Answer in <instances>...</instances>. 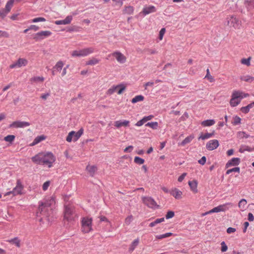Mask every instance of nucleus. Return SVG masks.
Segmentation results:
<instances>
[{
  "label": "nucleus",
  "mask_w": 254,
  "mask_h": 254,
  "mask_svg": "<svg viewBox=\"0 0 254 254\" xmlns=\"http://www.w3.org/2000/svg\"><path fill=\"white\" fill-rule=\"evenodd\" d=\"M52 35L50 31H42L37 32L33 35V38L36 41H40L45 38L48 37Z\"/></svg>",
  "instance_id": "f8f14e48"
},
{
  "label": "nucleus",
  "mask_w": 254,
  "mask_h": 254,
  "mask_svg": "<svg viewBox=\"0 0 254 254\" xmlns=\"http://www.w3.org/2000/svg\"><path fill=\"white\" fill-rule=\"evenodd\" d=\"M156 11V7L153 5L145 6L142 10L143 15L145 16L150 13L155 12Z\"/></svg>",
  "instance_id": "412c9836"
},
{
  "label": "nucleus",
  "mask_w": 254,
  "mask_h": 254,
  "mask_svg": "<svg viewBox=\"0 0 254 254\" xmlns=\"http://www.w3.org/2000/svg\"><path fill=\"white\" fill-rule=\"evenodd\" d=\"M126 87L122 84H119L117 85L116 86H113L111 88H110L108 90V92L112 94L115 92L116 91L117 89H118V90L117 91V93L118 94H121L123 91L125 90Z\"/></svg>",
  "instance_id": "f3484780"
},
{
  "label": "nucleus",
  "mask_w": 254,
  "mask_h": 254,
  "mask_svg": "<svg viewBox=\"0 0 254 254\" xmlns=\"http://www.w3.org/2000/svg\"><path fill=\"white\" fill-rule=\"evenodd\" d=\"M215 123V121L213 119H210V120H206L202 121L201 123V126L203 127H210L213 125H214Z\"/></svg>",
  "instance_id": "2f4dec72"
},
{
  "label": "nucleus",
  "mask_w": 254,
  "mask_h": 254,
  "mask_svg": "<svg viewBox=\"0 0 254 254\" xmlns=\"http://www.w3.org/2000/svg\"><path fill=\"white\" fill-rule=\"evenodd\" d=\"M247 201L245 199H242L238 203V206L240 208L245 209L247 204Z\"/></svg>",
  "instance_id": "49530a36"
},
{
  "label": "nucleus",
  "mask_w": 254,
  "mask_h": 254,
  "mask_svg": "<svg viewBox=\"0 0 254 254\" xmlns=\"http://www.w3.org/2000/svg\"><path fill=\"white\" fill-rule=\"evenodd\" d=\"M249 96L248 93H245L240 90H235L233 92L230 104L232 107L237 106L244 98Z\"/></svg>",
  "instance_id": "f03ea898"
},
{
  "label": "nucleus",
  "mask_w": 254,
  "mask_h": 254,
  "mask_svg": "<svg viewBox=\"0 0 254 254\" xmlns=\"http://www.w3.org/2000/svg\"><path fill=\"white\" fill-rule=\"evenodd\" d=\"M52 35L50 31H42L37 32L33 35V38L36 41H40L45 38L48 37Z\"/></svg>",
  "instance_id": "9b49d317"
},
{
  "label": "nucleus",
  "mask_w": 254,
  "mask_h": 254,
  "mask_svg": "<svg viewBox=\"0 0 254 254\" xmlns=\"http://www.w3.org/2000/svg\"><path fill=\"white\" fill-rule=\"evenodd\" d=\"M166 31V30H165V28H162L160 32H159V39L160 40L162 39L163 38V37L165 34V32Z\"/></svg>",
  "instance_id": "69168bd1"
},
{
  "label": "nucleus",
  "mask_w": 254,
  "mask_h": 254,
  "mask_svg": "<svg viewBox=\"0 0 254 254\" xmlns=\"http://www.w3.org/2000/svg\"><path fill=\"white\" fill-rule=\"evenodd\" d=\"M250 60H251L250 57L248 58V59H243L241 60V63H242V64H246V65L249 66L250 65Z\"/></svg>",
  "instance_id": "bf43d9fd"
},
{
  "label": "nucleus",
  "mask_w": 254,
  "mask_h": 254,
  "mask_svg": "<svg viewBox=\"0 0 254 254\" xmlns=\"http://www.w3.org/2000/svg\"><path fill=\"white\" fill-rule=\"evenodd\" d=\"M14 0H9L7 1L5 8L0 9V18L1 19H3L10 12Z\"/></svg>",
  "instance_id": "0eeeda50"
},
{
  "label": "nucleus",
  "mask_w": 254,
  "mask_h": 254,
  "mask_svg": "<svg viewBox=\"0 0 254 254\" xmlns=\"http://www.w3.org/2000/svg\"><path fill=\"white\" fill-rule=\"evenodd\" d=\"M45 138H46V136L44 135L38 136L34 139L33 142L31 144H30V145L31 146L35 145L36 144L39 143L42 140H44V139H45Z\"/></svg>",
  "instance_id": "7c9ffc66"
},
{
  "label": "nucleus",
  "mask_w": 254,
  "mask_h": 254,
  "mask_svg": "<svg viewBox=\"0 0 254 254\" xmlns=\"http://www.w3.org/2000/svg\"><path fill=\"white\" fill-rule=\"evenodd\" d=\"M29 29L37 31L39 29V27L35 25H31L29 27Z\"/></svg>",
  "instance_id": "338daca9"
},
{
  "label": "nucleus",
  "mask_w": 254,
  "mask_h": 254,
  "mask_svg": "<svg viewBox=\"0 0 254 254\" xmlns=\"http://www.w3.org/2000/svg\"><path fill=\"white\" fill-rule=\"evenodd\" d=\"M241 119L237 116H236L234 118V121L233 122V124L234 125H237L241 123Z\"/></svg>",
  "instance_id": "052dcab7"
},
{
  "label": "nucleus",
  "mask_w": 254,
  "mask_h": 254,
  "mask_svg": "<svg viewBox=\"0 0 254 254\" xmlns=\"http://www.w3.org/2000/svg\"><path fill=\"white\" fill-rule=\"evenodd\" d=\"M221 251L222 252H223V253L227 251L228 247L226 245L225 242H224V241L222 242L221 243Z\"/></svg>",
  "instance_id": "4d7b16f0"
},
{
  "label": "nucleus",
  "mask_w": 254,
  "mask_h": 254,
  "mask_svg": "<svg viewBox=\"0 0 254 254\" xmlns=\"http://www.w3.org/2000/svg\"><path fill=\"white\" fill-rule=\"evenodd\" d=\"M50 184V181H46V182H45L42 186L43 190L44 191L48 189V187H49Z\"/></svg>",
  "instance_id": "680f3d73"
},
{
  "label": "nucleus",
  "mask_w": 254,
  "mask_h": 254,
  "mask_svg": "<svg viewBox=\"0 0 254 254\" xmlns=\"http://www.w3.org/2000/svg\"><path fill=\"white\" fill-rule=\"evenodd\" d=\"M139 244V239L137 238L135 239L131 244L130 245V247L128 249V251L130 253L132 252L135 248L138 246Z\"/></svg>",
  "instance_id": "473e14b6"
},
{
  "label": "nucleus",
  "mask_w": 254,
  "mask_h": 254,
  "mask_svg": "<svg viewBox=\"0 0 254 254\" xmlns=\"http://www.w3.org/2000/svg\"><path fill=\"white\" fill-rule=\"evenodd\" d=\"M219 145V141L217 139H213L208 141L206 145L207 150L211 151L216 149Z\"/></svg>",
  "instance_id": "a211bd4d"
},
{
  "label": "nucleus",
  "mask_w": 254,
  "mask_h": 254,
  "mask_svg": "<svg viewBox=\"0 0 254 254\" xmlns=\"http://www.w3.org/2000/svg\"><path fill=\"white\" fill-rule=\"evenodd\" d=\"M64 65V63L62 61H60L57 62L56 65L53 67V69H55L58 71H61Z\"/></svg>",
  "instance_id": "e433bc0d"
},
{
  "label": "nucleus",
  "mask_w": 254,
  "mask_h": 254,
  "mask_svg": "<svg viewBox=\"0 0 254 254\" xmlns=\"http://www.w3.org/2000/svg\"><path fill=\"white\" fill-rule=\"evenodd\" d=\"M50 95V93L49 92H47V93H44V94H42L41 95V98L43 99V100H46L47 99V98Z\"/></svg>",
  "instance_id": "774afa93"
},
{
  "label": "nucleus",
  "mask_w": 254,
  "mask_h": 254,
  "mask_svg": "<svg viewBox=\"0 0 254 254\" xmlns=\"http://www.w3.org/2000/svg\"><path fill=\"white\" fill-rule=\"evenodd\" d=\"M238 136L241 138H247L250 135L246 133L245 131H239L238 132Z\"/></svg>",
  "instance_id": "09e8293b"
},
{
  "label": "nucleus",
  "mask_w": 254,
  "mask_h": 254,
  "mask_svg": "<svg viewBox=\"0 0 254 254\" xmlns=\"http://www.w3.org/2000/svg\"><path fill=\"white\" fill-rule=\"evenodd\" d=\"M46 20L45 18L39 17H36V18L33 19L31 20V22L36 23V22H44V21H46Z\"/></svg>",
  "instance_id": "5fc2aeb1"
},
{
  "label": "nucleus",
  "mask_w": 254,
  "mask_h": 254,
  "mask_svg": "<svg viewBox=\"0 0 254 254\" xmlns=\"http://www.w3.org/2000/svg\"><path fill=\"white\" fill-rule=\"evenodd\" d=\"M244 3L248 10H252L254 8V0H245Z\"/></svg>",
  "instance_id": "c85d7f7f"
},
{
  "label": "nucleus",
  "mask_w": 254,
  "mask_h": 254,
  "mask_svg": "<svg viewBox=\"0 0 254 254\" xmlns=\"http://www.w3.org/2000/svg\"><path fill=\"white\" fill-rule=\"evenodd\" d=\"M240 171V167H235L233 168L230 169L228 170L226 172V174L229 175L232 172H237V173H239Z\"/></svg>",
  "instance_id": "37998d69"
},
{
  "label": "nucleus",
  "mask_w": 254,
  "mask_h": 254,
  "mask_svg": "<svg viewBox=\"0 0 254 254\" xmlns=\"http://www.w3.org/2000/svg\"><path fill=\"white\" fill-rule=\"evenodd\" d=\"M154 117L153 115H149L148 116L144 117L142 119L138 121L135 124V126L137 127H140L142 126L144 123L147 121L151 120Z\"/></svg>",
  "instance_id": "b1692460"
},
{
  "label": "nucleus",
  "mask_w": 254,
  "mask_h": 254,
  "mask_svg": "<svg viewBox=\"0 0 254 254\" xmlns=\"http://www.w3.org/2000/svg\"><path fill=\"white\" fill-rule=\"evenodd\" d=\"M28 64V61L24 58H19L14 63L10 65V68H14L15 67H21L22 66H26Z\"/></svg>",
  "instance_id": "dca6fc26"
},
{
  "label": "nucleus",
  "mask_w": 254,
  "mask_h": 254,
  "mask_svg": "<svg viewBox=\"0 0 254 254\" xmlns=\"http://www.w3.org/2000/svg\"><path fill=\"white\" fill-rule=\"evenodd\" d=\"M169 192L176 199H179L182 198V192L177 188L172 190Z\"/></svg>",
  "instance_id": "393cba45"
},
{
  "label": "nucleus",
  "mask_w": 254,
  "mask_h": 254,
  "mask_svg": "<svg viewBox=\"0 0 254 254\" xmlns=\"http://www.w3.org/2000/svg\"><path fill=\"white\" fill-rule=\"evenodd\" d=\"M125 10L127 13L130 14L133 13L134 8L133 6H128L126 7Z\"/></svg>",
  "instance_id": "6e6d98bb"
},
{
  "label": "nucleus",
  "mask_w": 254,
  "mask_h": 254,
  "mask_svg": "<svg viewBox=\"0 0 254 254\" xmlns=\"http://www.w3.org/2000/svg\"><path fill=\"white\" fill-rule=\"evenodd\" d=\"M142 199L143 202L149 208H160V205H158L155 200L151 197L144 196L142 197Z\"/></svg>",
  "instance_id": "1a4fd4ad"
},
{
  "label": "nucleus",
  "mask_w": 254,
  "mask_h": 254,
  "mask_svg": "<svg viewBox=\"0 0 254 254\" xmlns=\"http://www.w3.org/2000/svg\"><path fill=\"white\" fill-rule=\"evenodd\" d=\"M189 185L190 188V190L194 193H196L198 191L197 189V182L196 180H193L192 181L189 182Z\"/></svg>",
  "instance_id": "bb28decb"
},
{
  "label": "nucleus",
  "mask_w": 254,
  "mask_h": 254,
  "mask_svg": "<svg viewBox=\"0 0 254 254\" xmlns=\"http://www.w3.org/2000/svg\"><path fill=\"white\" fill-rule=\"evenodd\" d=\"M86 170L89 172L90 176L93 177L95 172L97 170V168L95 166H87Z\"/></svg>",
  "instance_id": "c9c22d12"
},
{
  "label": "nucleus",
  "mask_w": 254,
  "mask_h": 254,
  "mask_svg": "<svg viewBox=\"0 0 254 254\" xmlns=\"http://www.w3.org/2000/svg\"><path fill=\"white\" fill-rule=\"evenodd\" d=\"M241 160L239 158H233L231 160H229L226 164L225 168H228L231 166H236L240 164Z\"/></svg>",
  "instance_id": "aec40b11"
},
{
  "label": "nucleus",
  "mask_w": 254,
  "mask_h": 254,
  "mask_svg": "<svg viewBox=\"0 0 254 254\" xmlns=\"http://www.w3.org/2000/svg\"><path fill=\"white\" fill-rule=\"evenodd\" d=\"M72 20V15H68L64 20H57L55 22L56 25H66L70 23Z\"/></svg>",
  "instance_id": "4be33fe9"
},
{
  "label": "nucleus",
  "mask_w": 254,
  "mask_h": 254,
  "mask_svg": "<svg viewBox=\"0 0 254 254\" xmlns=\"http://www.w3.org/2000/svg\"><path fill=\"white\" fill-rule=\"evenodd\" d=\"M173 235L174 234L172 233L169 232V233H167L164 234L160 235H157L156 236V238L157 239L160 240V239H164V238H167V237H169L170 236H173Z\"/></svg>",
  "instance_id": "ea45409f"
},
{
  "label": "nucleus",
  "mask_w": 254,
  "mask_h": 254,
  "mask_svg": "<svg viewBox=\"0 0 254 254\" xmlns=\"http://www.w3.org/2000/svg\"><path fill=\"white\" fill-rule=\"evenodd\" d=\"M144 99V97L141 95H137L132 99L131 102L132 103H136L138 102L142 101Z\"/></svg>",
  "instance_id": "58836bf2"
},
{
  "label": "nucleus",
  "mask_w": 254,
  "mask_h": 254,
  "mask_svg": "<svg viewBox=\"0 0 254 254\" xmlns=\"http://www.w3.org/2000/svg\"><path fill=\"white\" fill-rule=\"evenodd\" d=\"M30 125V124L29 122L16 121L10 124L9 127L23 128Z\"/></svg>",
  "instance_id": "2eb2a0df"
},
{
  "label": "nucleus",
  "mask_w": 254,
  "mask_h": 254,
  "mask_svg": "<svg viewBox=\"0 0 254 254\" xmlns=\"http://www.w3.org/2000/svg\"><path fill=\"white\" fill-rule=\"evenodd\" d=\"M253 107H254V102L248 105L247 106L245 107H242L241 108V111H249V110Z\"/></svg>",
  "instance_id": "3c124183"
},
{
  "label": "nucleus",
  "mask_w": 254,
  "mask_h": 254,
  "mask_svg": "<svg viewBox=\"0 0 254 254\" xmlns=\"http://www.w3.org/2000/svg\"><path fill=\"white\" fill-rule=\"evenodd\" d=\"M112 55L115 57L117 61L121 64H124L126 61L125 56L120 52H115L112 53Z\"/></svg>",
  "instance_id": "6ab92c4d"
},
{
  "label": "nucleus",
  "mask_w": 254,
  "mask_h": 254,
  "mask_svg": "<svg viewBox=\"0 0 254 254\" xmlns=\"http://www.w3.org/2000/svg\"><path fill=\"white\" fill-rule=\"evenodd\" d=\"M99 61H100L99 60H98L97 59L93 58L92 59L89 60L86 63V64L87 65H95V64H98L99 63Z\"/></svg>",
  "instance_id": "a19ab883"
},
{
  "label": "nucleus",
  "mask_w": 254,
  "mask_h": 254,
  "mask_svg": "<svg viewBox=\"0 0 254 254\" xmlns=\"http://www.w3.org/2000/svg\"><path fill=\"white\" fill-rule=\"evenodd\" d=\"M133 219L132 215L128 216L125 219V223L127 225H129Z\"/></svg>",
  "instance_id": "e2e57ef3"
},
{
  "label": "nucleus",
  "mask_w": 254,
  "mask_h": 254,
  "mask_svg": "<svg viewBox=\"0 0 254 254\" xmlns=\"http://www.w3.org/2000/svg\"><path fill=\"white\" fill-rule=\"evenodd\" d=\"M175 216V212L172 210H169L167 211L165 217L167 219H169L173 218Z\"/></svg>",
  "instance_id": "8fccbe9b"
},
{
  "label": "nucleus",
  "mask_w": 254,
  "mask_h": 254,
  "mask_svg": "<svg viewBox=\"0 0 254 254\" xmlns=\"http://www.w3.org/2000/svg\"><path fill=\"white\" fill-rule=\"evenodd\" d=\"M55 160L56 158L52 153L47 152L43 155V165H48L50 168Z\"/></svg>",
  "instance_id": "20e7f679"
},
{
  "label": "nucleus",
  "mask_w": 254,
  "mask_h": 254,
  "mask_svg": "<svg viewBox=\"0 0 254 254\" xmlns=\"http://www.w3.org/2000/svg\"><path fill=\"white\" fill-rule=\"evenodd\" d=\"M92 218H89L88 217L83 218L81 222L83 232L85 233H88L92 230Z\"/></svg>",
  "instance_id": "6e6552de"
},
{
  "label": "nucleus",
  "mask_w": 254,
  "mask_h": 254,
  "mask_svg": "<svg viewBox=\"0 0 254 254\" xmlns=\"http://www.w3.org/2000/svg\"><path fill=\"white\" fill-rule=\"evenodd\" d=\"M230 204V203H227L225 204L218 205L217 207H214V211H215V213L225 211L228 209V208L226 207V205Z\"/></svg>",
  "instance_id": "cd10ccee"
},
{
  "label": "nucleus",
  "mask_w": 254,
  "mask_h": 254,
  "mask_svg": "<svg viewBox=\"0 0 254 254\" xmlns=\"http://www.w3.org/2000/svg\"><path fill=\"white\" fill-rule=\"evenodd\" d=\"M73 209L71 205H67L64 206V219L66 220L67 221H72L73 219Z\"/></svg>",
  "instance_id": "9d476101"
},
{
  "label": "nucleus",
  "mask_w": 254,
  "mask_h": 254,
  "mask_svg": "<svg viewBox=\"0 0 254 254\" xmlns=\"http://www.w3.org/2000/svg\"><path fill=\"white\" fill-rule=\"evenodd\" d=\"M44 80V78L42 76H35L31 79L32 82H43Z\"/></svg>",
  "instance_id": "de8ad7c7"
},
{
  "label": "nucleus",
  "mask_w": 254,
  "mask_h": 254,
  "mask_svg": "<svg viewBox=\"0 0 254 254\" xmlns=\"http://www.w3.org/2000/svg\"><path fill=\"white\" fill-rule=\"evenodd\" d=\"M205 78L208 79L210 82H213L214 80V78L210 74V72L208 68L206 70V74L205 76Z\"/></svg>",
  "instance_id": "864d4df0"
},
{
  "label": "nucleus",
  "mask_w": 254,
  "mask_h": 254,
  "mask_svg": "<svg viewBox=\"0 0 254 254\" xmlns=\"http://www.w3.org/2000/svg\"><path fill=\"white\" fill-rule=\"evenodd\" d=\"M83 133V129L81 128L77 132L71 131L69 132L66 137V140L67 142H71L73 139L74 141L78 140Z\"/></svg>",
  "instance_id": "423d86ee"
},
{
  "label": "nucleus",
  "mask_w": 254,
  "mask_h": 254,
  "mask_svg": "<svg viewBox=\"0 0 254 254\" xmlns=\"http://www.w3.org/2000/svg\"><path fill=\"white\" fill-rule=\"evenodd\" d=\"M206 161V157L205 156H203V157H201V158L200 160H199L198 161V162L200 164H201L202 165H204L205 164Z\"/></svg>",
  "instance_id": "0e129e2a"
},
{
  "label": "nucleus",
  "mask_w": 254,
  "mask_h": 254,
  "mask_svg": "<svg viewBox=\"0 0 254 254\" xmlns=\"http://www.w3.org/2000/svg\"><path fill=\"white\" fill-rule=\"evenodd\" d=\"M146 127H149L153 129H156L158 127V123L157 122H148L145 125Z\"/></svg>",
  "instance_id": "4c0bfd02"
},
{
  "label": "nucleus",
  "mask_w": 254,
  "mask_h": 254,
  "mask_svg": "<svg viewBox=\"0 0 254 254\" xmlns=\"http://www.w3.org/2000/svg\"><path fill=\"white\" fill-rule=\"evenodd\" d=\"M32 161L37 164H43V154L39 153L31 158Z\"/></svg>",
  "instance_id": "5701e85b"
},
{
  "label": "nucleus",
  "mask_w": 254,
  "mask_h": 254,
  "mask_svg": "<svg viewBox=\"0 0 254 254\" xmlns=\"http://www.w3.org/2000/svg\"><path fill=\"white\" fill-rule=\"evenodd\" d=\"M52 35L50 31H42L37 32L33 35V38L36 41H40L45 38L48 37Z\"/></svg>",
  "instance_id": "ddd939ff"
},
{
  "label": "nucleus",
  "mask_w": 254,
  "mask_h": 254,
  "mask_svg": "<svg viewBox=\"0 0 254 254\" xmlns=\"http://www.w3.org/2000/svg\"><path fill=\"white\" fill-rule=\"evenodd\" d=\"M94 49L92 47L86 48L79 50H75L72 52L71 56L74 57H81L87 56L94 52Z\"/></svg>",
  "instance_id": "7ed1b4c3"
},
{
  "label": "nucleus",
  "mask_w": 254,
  "mask_h": 254,
  "mask_svg": "<svg viewBox=\"0 0 254 254\" xmlns=\"http://www.w3.org/2000/svg\"><path fill=\"white\" fill-rule=\"evenodd\" d=\"M83 95L82 94H79L78 96L76 98H73L72 99V102L73 103H75L76 101H77L78 102H82L83 101Z\"/></svg>",
  "instance_id": "603ef678"
},
{
  "label": "nucleus",
  "mask_w": 254,
  "mask_h": 254,
  "mask_svg": "<svg viewBox=\"0 0 254 254\" xmlns=\"http://www.w3.org/2000/svg\"><path fill=\"white\" fill-rule=\"evenodd\" d=\"M242 81H244L248 83L254 82V77L249 75H243L240 77Z\"/></svg>",
  "instance_id": "c756f323"
},
{
  "label": "nucleus",
  "mask_w": 254,
  "mask_h": 254,
  "mask_svg": "<svg viewBox=\"0 0 254 254\" xmlns=\"http://www.w3.org/2000/svg\"><path fill=\"white\" fill-rule=\"evenodd\" d=\"M55 203V198L54 196L46 198L44 202H40L37 211V216H40L38 214L40 213L45 216L49 222H53L54 220L55 217L52 206Z\"/></svg>",
  "instance_id": "f257e3e1"
},
{
  "label": "nucleus",
  "mask_w": 254,
  "mask_h": 254,
  "mask_svg": "<svg viewBox=\"0 0 254 254\" xmlns=\"http://www.w3.org/2000/svg\"><path fill=\"white\" fill-rule=\"evenodd\" d=\"M15 138V136L14 135H8L4 137V140L6 142L11 143L14 141Z\"/></svg>",
  "instance_id": "79ce46f5"
},
{
  "label": "nucleus",
  "mask_w": 254,
  "mask_h": 254,
  "mask_svg": "<svg viewBox=\"0 0 254 254\" xmlns=\"http://www.w3.org/2000/svg\"><path fill=\"white\" fill-rule=\"evenodd\" d=\"M194 137V136L193 134H191L187 137L185 138V139H184L181 143H180V145L181 146H185L186 144L190 143Z\"/></svg>",
  "instance_id": "72a5a7b5"
},
{
  "label": "nucleus",
  "mask_w": 254,
  "mask_h": 254,
  "mask_svg": "<svg viewBox=\"0 0 254 254\" xmlns=\"http://www.w3.org/2000/svg\"><path fill=\"white\" fill-rule=\"evenodd\" d=\"M225 24L230 27H233L235 29H239L241 26V21L236 17L232 15L227 17Z\"/></svg>",
  "instance_id": "39448f33"
},
{
  "label": "nucleus",
  "mask_w": 254,
  "mask_h": 254,
  "mask_svg": "<svg viewBox=\"0 0 254 254\" xmlns=\"http://www.w3.org/2000/svg\"><path fill=\"white\" fill-rule=\"evenodd\" d=\"M144 160L138 156H135L134 159V162L139 165L143 164L144 163Z\"/></svg>",
  "instance_id": "a18cd8bd"
},
{
  "label": "nucleus",
  "mask_w": 254,
  "mask_h": 254,
  "mask_svg": "<svg viewBox=\"0 0 254 254\" xmlns=\"http://www.w3.org/2000/svg\"><path fill=\"white\" fill-rule=\"evenodd\" d=\"M23 188H17V187H15L13 190V191L14 192V194L15 195H17V194H22V190H23Z\"/></svg>",
  "instance_id": "13d9d810"
},
{
  "label": "nucleus",
  "mask_w": 254,
  "mask_h": 254,
  "mask_svg": "<svg viewBox=\"0 0 254 254\" xmlns=\"http://www.w3.org/2000/svg\"><path fill=\"white\" fill-rule=\"evenodd\" d=\"M52 35L50 31H42L37 32L33 35V38L36 41H40L45 38L48 37Z\"/></svg>",
  "instance_id": "4468645a"
},
{
  "label": "nucleus",
  "mask_w": 254,
  "mask_h": 254,
  "mask_svg": "<svg viewBox=\"0 0 254 254\" xmlns=\"http://www.w3.org/2000/svg\"><path fill=\"white\" fill-rule=\"evenodd\" d=\"M9 242L13 244H15L18 248L20 247V241L17 237L12 239Z\"/></svg>",
  "instance_id": "c03bdc74"
},
{
  "label": "nucleus",
  "mask_w": 254,
  "mask_h": 254,
  "mask_svg": "<svg viewBox=\"0 0 254 254\" xmlns=\"http://www.w3.org/2000/svg\"><path fill=\"white\" fill-rule=\"evenodd\" d=\"M129 122L127 120L117 121L114 123V126L117 128H120L122 127L129 126Z\"/></svg>",
  "instance_id": "a878e982"
},
{
  "label": "nucleus",
  "mask_w": 254,
  "mask_h": 254,
  "mask_svg": "<svg viewBox=\"0 0 254 254\" xmlns=\"http://www.w3.org/2000/svg\"><path fill=\"white\" fill-rule=\"evenodd\" d=\"M214 133H215L214 130H213L211 133L207 132V133H205L204 134H203L202 133H201V134L200 135V136L198 138V140H200V139L204 140V139H207L209 137L213 136L214 135Z\"/></svg>",
  "instance_id": "f704fd0d"
}]
</instances>
